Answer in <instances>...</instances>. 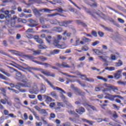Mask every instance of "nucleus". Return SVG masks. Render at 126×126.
<instances>
[{"instance_id":"55","label":"nucleus","mask_w":126,"mask_h":126,"mask_svg":"<svg viewBox=\"0 0 126 126\" xmlns=\"http://www.w3.org/2000/svg\"><path fill=\"white\" fill-rule=\"evenodd\" d=\"M86 81H88V82H94L95 80L91 78H86Z\"/></svg>"},{"instance_id":"54","label":"nucleus","mask_w":126,"mask_h":126,"mask_svg":"<svg viewBox=\"0 0 126 126\" xmlns=\"http://www.w3.org/2000/svg\"><path fill=\"white\" fill-rule=\"evenodd\" d=\"M7 67H8L9 68H10V72H14V71H17V70H16V69H14V68H13L12 67H10L9 66H7Z\"/></svg>"},{"instance_id":"34","label":"nucleus","mask_w":126,"mask_h":126,"mask_svg":"<svg viewBox=\"0 0 126 126\" xmlns=\"http://www.w3.org/2000/svg\"><path fill=\"white\" fill-rule=\"evenodd\" d=\"M62 66H63V67L70 68V66H69L68 63L64 62L62 63Z\"/></svg>"},{"instance_id":"32","label":"nucleus","mask_w":126,"mask_h":126,"mask_svg":"<svg viewBox=\"0 0 126 126\" xmlns=\"http://www.w3.org/2000/svg\"><path fill=\"white\" fill-rule=\"evenodd\" d=\"M51 95L53 98H55V99H59V96L57 94V93L56 92H52L51 93Z\"/></svg>"},{"instance_id":"41","label":"nucleus","mask_w":126,"mask_h":126,"mask_svg":"<svg viewBox=\"0 0 126 126\" xmlns=\"http://www.w3.org/2000/svg\"><path fill=\"white\" fill-rule=\"evenodd\" d=\"M9 42L11 44H14L15 42L14 38L13 37H10L9 39Z\"/></svg>"},{"instance_id":"63","label":"nucleus","mask_w":126,"mask_h":126,"mask_svg":"<svg viewBox=\"0 0 126 126\" xmlns=\"http://www.w3.org/2000/svg\"><path fill=\"white\" fill-rule=\"evenodd\" d=\"M98 34L99 35V37H103V36H104V32L99 31L98 32Z\"/></svg>"},{"instance_id":"26","label":"nucleus","mask_w":126,"mask_h":126,"mask_svg":"<svg viewBox=\"0 0 126 126\" xmlns=\"http://www.w3.org/2000/svg\"><path fill=\"white\" fill-rule=\"evenodd\" d=\"M40 72L41 73H43V74H45V75H47V76H49L50 75V72L48 71V70H44L43 69H41Z\"/></svg>"},{"instance_id":"29","label":"nucleus","mask_w":126,"mask_h":126,"mask_svg":"<svg viewBox=\"0 0 126 126\" xmlns=\"http://www.w3.org/2000/svg\"><path fill=\"white\" fill-rule=\"evenodd\" d=\"M108 8L109 9H111V10H112L113 11H114V12H115V13H118V14H120V15H123V16H125L124 15V14H123V13H121V12H119V11H118L117 10H116L115 9L111 7H109V6H108Z\"/></svg>"},{"instance_id":"36","label":"nucleus","mask_w":126,"mask_h":126,"mask_svg":"<svg viewBox=\"0 0 126 126\" xmlns=\"http://www.w3.org/2000/svg\"><path fill=\"white\" fill-rule=\"evenodd\" d=\"M123 64V62L121 60L118 61V63H115V66L118 67V66H122V65Z\"/></svg>"},{"instance_id":"4","label":"nucleus","mask_w":126,"mask_h":126,"mask_svg":"<svg viewBox=\"0 0 126 126\" xmlns=\"http://www.w3.org/2000/svg\"><path fill=\"white\" fill-rule=\"evenodd\" d=\"M29 92L31 94H38L39 93V89L38 88V85L37 83H34L33 86H32V89H30L29 90Z\"/></svg>"},{"instance_id":"50","label":"nucleus","mask_w":126,"mask_h":126,"mask_svg":"<svg viewBox=\"0 0 126 126\" xmlns=\"http://www.w3.org/2000/svg\"><path fill=\"white\" fill-rule=\"evenodd\" d=\"M26 36L29 39H32L33 38V35L30 33H26Z\"/></svg>"},{"instance_id":"9","label":"nucleus","mask_w":126,"mask_h":126,"mask_svg":"<svg viewBox=\"0 0 126 126\" xmlns=\"http://www.w3.org/2000/svg\"><path fill=\"white\" fill-rule=\"evenodd\" d=\"M123 72V70L120 69L118 70L117 71H116V73H114V77L116 79H119V78H121V76H122V72Z\"/></svg>"},{"instance_id":"53","label":"nucleus","mask_w":126,"mask_h":126,"mask_svg":"<svg viewBox=\"0 0 126 126\" xmlns=\"http://www.w3.org/2000/svg\"><path fill=\"white\" fill-rule=\"evenodd\" d=\"M41 65H44L45 67H49V66H52L51 64L46 63H41Z\"/></svg>"},{"instance_id":"62","label":"nucleus","mask_w":126,"mask_h":126,"mask_svg":"<svg viewBox=\"0 0 126 126\" xmlns=\"http://www.w3.org/2000/svg\"><path fill=\"white\" fill-rule=\"evenodd\" d=\"M88 47L87 46H84L82 48V51H84V52H87L88 51Z\"/></svg>"},{"instance_id":"46","label":"nucleus","mask_w":126,"mask_h":126,"mask_svg":"<svg viewBox=\"0 0 126 126\" xmlns=\"http://www.w3.org/2000/svg\"><path fill=\"white\" fill-rule=\"evenodd\" d=\"M79 41H80V38H77L76 41H75V43L73 45V46H79Z\"/></svg>"},{"instance_id":"56","label":"nucleus","mask_w":126,"mask_h":126,"mask_svg":"<svg viewBox=\"0 0 126 126\" xmlns=\"http://www.w3.org/2000/svg\"><path fill=\"white\" fill-rule=\"evenodd\" d=\"M75 22L78 25H81L83 22L81 20H75Z\"/></svg>"},{"instance_id":"10","label":"nucleus","mask_w":126,"mask_h":126,"mask_svg":"<svg viewBox=\"0 0 126 126\" xmlns=\"http://www.w3.org/2000/svg\"><path fill=\"white\" fill-rule=\"evenodd\" d=\"M33 39L36 41V42H37V43H38V44H44V41H43V39L40 38L39 35L34 36Z\"/></svg>"},{"instance_id":"31","label":"nucleus","mask_w":126,"mask_h":126,"mask_svg":"<svg viewBox=\"0 0 126 126\" xmlns=\"http://www.w3.org/2000/svg\"><path fill=\"white\" fill-rule=\"evenodd\" d=\"M60 98H61L62 100H63V102L66 101V100H65V99H66V97H65V96H64V95H63V94L62 93H60Z\"/></svg>"},{"instance_id":"57","label":"nucleus","mask_w":126,"mask_h":126,"mask_svg":"<svg viewBox=\"0 0 126 126\" xmlns=\"http://www.w3.org/2000/svg\"><path fill=\"white\" fill-rule=\"evenodd\" d=\"M42 9V10H44L45 12H48V13H51V11H52V10H50L49 9H48V8H43Z\"/></svg>"},{"instance_id":"16","label":"nucleus","mask_w":126,"mask_h":126,"mask_svg":"<svg viewBox=\"0 0 126 126\" xmlns=\"http://www.w3.org/2000/svg\"><path fill=\"white\" fill-rule=\"evenodd\" d=\"M60 23H61V22H60L57 19L50 20V24H51L52 25H58V24L60 25Z\"/></svg>"},{"instance_id":"2","label":"nucleus","mask_w":126,"mask_h":126,"mask_svg":"<svg viewBox=\"0 0 126 126\" xmlns=\"http://www.w3.org/2000/svg\"><path fill=\"white\" fill-rule=\"evenodd\" d=\"M21 87H27L28 88H31V84L30 83H20L18 82L15 85V88L19 90Z\"/></svg>"},{"instance_id":"15","label":"nucleus","mask_w":126,"mask_h":126,"mask_svg":"<svg viewBox=\"0 0 126 126\" xmlns=\"http://www.w3.org/2000/svg\"><path fill=\"white\" fill-rule=\"evenodd\" d=\"M76 112L79 114V115H82L83 113L85 112V109L84 108L81 107L79 108V109H76Z\"/></svg>"},{"instance_id":"7","label":"nucleus","mask_w":126,"mask_h":126,"mask_svg":"<svg viewBox=\"0 0 126 126\" xmlns=\"http://www.w3.org/2000/svg\"><path fill=\"white\" fill-rule=\"evenodd\" d=\"M74 91L75 94L78 96H83V95H85V93L79 90L78 88H74Z\"/></svg>"},{"instance_id":"60","label":"nucleus","mask_w":126,"mask_h":126,"mask_svg":"<svg viewBox=\"0 0 126 126\" xmlns=\"http://www.w3.org/2000/svg\"><path fill=\"white\" fill-rule=\"evenodd\" d=\"M117 8H118V9H119L120 10H121V11H125V10H126L124 7L120 6V5H117Z\"/></svg>"},{"instance_id":"59","label":"nucleus","mask_w":126,"mask_h":126,"mask_svg":"<svg viewBox=\"0 0 126 126\" xmlns=\"http://www.w3.org/2000/svg\"><path fill=\"white\" fill-rule=\"evenodd\" d=\"M21 1L23 2V3H25V4H26V5H27L28 6H30V5L32 4V3H27V2L24 0H21Z\"/></svg>"},{"instance_id":"35","label":"nucleus","mask_w":126,"mask_h":126,"mask_svg":"<svg viewBox=\"0 0 126 126\" xmlns=\"http://www.w3.org/2000/svg\"><path fill=\"white\" fill-rule=\"evenodd\" d=\"M82 40L83 41H84V42H85V43H88V42H91V39H89V38H86V37L84 36L82 38Z\"/></svg>"},{"instance_id":"5","label":"nucleus","mask_w":126,"mask_h":126,"mask_svg":"<svg viewBox=\"0 0 126 126\" xmlns=\"http://www.w3.org/2000/svg\"><path fill=\"white\" fill-rule=\"evenodd\" d=\"M73 22V20H65L63 22H60V26H63L64 27H67V25L71 24Z\"/></svg>"},{"instance_id":"17","label":"nucleus","mask_w":126,"mask_h":126,"mask_svg":"<svg viewBox=\"0 0 126 126\" xmlns=\"http://www.w3.org/2000/svg\"><path fill=\"white\" fill-rule=\"evenodd\" d=\"M0 72H2V73L4 74L5 75H6V76H7L8 77H10L11 76V75L10 73L6 72L4 69L0 68Z\"/></svg>"},{"instance_id":"45","label":"nucleus","mask_w":126,"mask_h":126,"mask_svg":"<svg viewBox=\"0 0 126 126\" xmlns=\"http://www.w3.org/2000/svg\"><path fill=\"white\" fill-rule=\"evenodd\" d=\"M58 14H59L58 13H56L52 14H48L47 16L48 17H55V16H57Z\"/></svg>"},{"instance_id":"37","label":"nucleus","mask_w":126,"mask_h":126,"mask_svg":"<svg viewBox=\"0 0 126 126\" xmlns=\"http://www.w3.org/2000/svg\"><path fill=\"white\" fill-rule=\"evenodd\" d=\"M0 78L1 79H4V80H9V78L6 77L5 76L0 73Z\"/></svg>"},{"instance_id":"40","label":"nucleus","mask_w":126,"mask_h":126,"mask_svg":"<svg viewBox=\"0 0 126 126\" xmlns=\"http://www.w3.org/2000/svg\"><path fill=\"white\" fill-rule=\"evenodd\" d=\"M0 54H1L2 55H4V56H7V57H9V58H12L10 55L5 53L3 51L0 50Z\"/></svg>"},{"instance_id":"12","label":"nucleus","mask_w":126,"mask_h":126,"mask_svg":"<svg viewBox=\"0 0 126 126\" xmlns=\"http://www.w3.org/2000/svg\"><path fill=\"white\" fill-rule=\"evenodd\" d=\"M16 74H15V79H16V80H17L18 81H21V79H20V78L21 77V75H22V73L21 72H19V71H16Z\"/></svg>"},{"instance_id":"44","label":"nucleus","mask_w":126,"mask_h":126,"mask_svg":"<svg viewBox=\"0 0 126 126\" xmlns=\"http://www.w3.org/2000/svg\"><path fill=\"white\" fill-rule=\"evenodd\" d=\"M93 51L95 52V53L96 55H100V54H102V52H101V51H100V50H98V49H93Z\"/></svg>"},{"instance_id":"8","label":"nucleus","mask_w":126,"mask_h":126,"mask_svg":"<svg viewBox=\"0 0 126 126\" xmlns=\"http://www.w3.org/2000/svg\"><path fill=\"white\" fill-rule=\"evenodd\" d=\"M43 11V9H40L39 10H38L37 8H34L33 10V12L34 14V15H35V16H36V17H39L40 16H41V14L40 13V12Z\"/></svg>"},{"instance_id":"6","label":"nucleus","mask_w":126,"mask_h":126,"mask_svg":"<svg viewBox=\"0 0 126 126\" xmlns=\"http://www.w3.org/2000/svg\"><path fill=\"white\" fill-rule=\"evenodd\" d=\"M28 21H29V22L31 23V24L28 25V26H29V27H31L32 28H33V27H36V26L38 25V24H35V23H37V22L32 19H29Z\"/></svg>"},{"instance_id":"38","label":"nucleus","mask_w":126,"mask_h":126,"mask_svg":"<svg viewBox=\"0 0 126 126\" xmlns=\"http://www.w3.org/2000/svg\"><path fill=\"white\" fill-rule=\"evenodd\" d=\"M33 55L36 56L37 55H41V50H38L36 51H33Z\"/></svg>"},{"instance_id":"49","label":"nucleus","mask_w":126,"mask_h":126,"mask_svg":"<svg viewBox=\"0 0 126 126\" xmlns=\"http://www.w3.org/2000/svg\"><path fill=\"white\" fill-rule=\"evenodd\" d=\"M68 113L70 115H73L74 116L77 117V113H75V111H70L68 112Z\"/></svg>"},{"instance_id":"18","label":"nucleus","mask_w":126,"mask_h":126,"mask_svg":"<svg viewBox=\"0 0 126 126\" xmlns=\"http://www.w3.org/2000/svg\"><path fill=\"white\" fill-rule=\"evenodd\" d=\"M100 26L101 27H102V28L104 29V30H105V31H108V32H114V30H113L112 29H111V28H108L102 25H101Z\"/></svg>"},{"instance_id":"64","label":"nucleus","mask_w":126,"mask_h":126,"mask_svg":"<svg viewBox=\"0 0 126 126\" xmlns=\"http://www.w3.org/2000/svg\"><path fill=\"white\" fill-rule=\"evenodd\" d=\"M63 126H71V124L69 122H66L63 124Z\"/></svg>"},{"instance_id":"42","label":"nucleus","mask_w":126,"mask_h":126,"mask_svg":"<svg viewBox=\"0 0 126 126\" xmlns=\"http://www.w3.org/2000/svg\"><path fill=\"white\" fill-rule=\"evenodd\" d=\"M34 32V29H32V28H30L29 29H28L26 32L25 33H33Z\"/></svg>"},{"instance_id":"21","label":"nucleus","mask_w":126,"mask_h":126,"mask_svg":"<svg viewBox=\"0 0 126 126\" xmlns=\"http://www.w3.org/2000/svg\"><path fill=\"white\" fill-rule=\"evenodd\" d=\"M98 58L100 59V60L102 62H104V63H108V61H107V59H108V57L107 56H99Z\"/></svg>"},{"instance_id":"11","label":"nucleus","mask_w":126,"mask_h":126,"mask_svg":"<svg viewBox=\"0 0 126 126\" xmlns=\"http://www.w3.org/2000/svg\"><path fill=\"white\" fill-rule=\"evenodd\" d=\"M3 105H5L6 104V98H5V99H1L0 100V110H4V107Z\"/></svg>"},{"instance_id":"27","label":"nucleus","mask_w":126,"mask_h":126,"mask_svg":"<svg viewBox=\"0 0 126 126\" xmlns=\"http://www.w3.org/2000/svg\"><path fill=\"white\" fill-rule=\"evenodd\" d=\"M105 94L106 95H107V96H108V98H109V100H111V101H114L115 100V98H116V96H115V95H113L108 93H106Z\"/></svg>"},{"instance_id":"25","label":"nucleus","mask_w":126,"mask_h":126,"mask_svg":"<svg viewBox=\"0 0 126 126\" xmlns=\"http://www.w3.org/2000/svg\"><path fill=\"white\" fill-rule=\"evenodd\" d=\"M22 68H23V69H26V70H28L29 72H31V73H33V71H32L31 70L32 69V67H30L29 66H28L27 67H24L22 66H20Z\"/></svg>"},{"instance_id":"23","label":"nucleus","mask_w":126,"mask_h":126,"mask_svg":"<svg viewBox=\"0 0 126 126\" xmlns=\"http://www.w3.org/2000/svg\"><path fill=\"white\" fill-rule=\"evenodd\" d=\"M60 52H61L60 50L55 49L53 51H50V54L51 55H53L54 56L55 55H58V54H60Z\"/></svg>"},{"instance_id":"47","label":"nucleus","mask_w":126,"mask_h":126,"mask_svg":"<svg viewBox=\"0 0 126 126\" xmlns=\"http://www.w3.org/2000/svg\"><path fill=\"white\" fill-rule=\"evenodd\" d=\"M5 18H6V21H7V22H9V20H10V18H11V14L7 15L5 17Z\"/></svg>"},{"instance_id":"3","label":"nucleus","mask_w":126,"mask_h":126,"mask_svg":"<svg viewBox=\"0 0 126 126\" xmlns=\"http://www.w3.org/2000/svg\"><path fill=\"white\" fill-rule=\"evenodd\" d=\"M44 79L45 81H46L48 83V84H49V85H50V86L51 88H52L53 89H54V90H58V91H61V92H63V93H64V94H65L66 93L63 90V89L59 88V87H55V86H54V85L51 83V82H50V81H49L48 79H46L44 77Z\"/></svg>"},{"instance_id":"13","label":"nucleus","mask_w":126,"mask_h":126,"mask_svg":"<svg viewBox=\"0 0 126 126\" xmlns=\"http://www.w3.org/2000/svg\"><path fill=\"white\" fill-rule=\"evenodd\" d=\"M20 79L21 81H20L21 82H23V83H28V79H27V78L26 77V76L25 75H21Z\"/></svg>"},{"instance_id":"22","label":"nucleus","mask_w":126,"mask_h":126,"mask_svg":"<svg viewBox=\"0 0 126 126\" xmlns=\"http://www.w3.org/2000/svg\"><path fill=\"white\" fill-rule=\"evenodd\" d=\"M29 110L30 111V112L32 113L33 115L34 116V117H35V119H36V120H39L40 117H39V116H38V115L37 114V113L36 112H35L34 111V110L29 108Z\"/></svg>"},{"instance_id":"28","label":"nucleus","mask_w":126,"mask_h":126,"mask_svg":"<svg viewBox=\"0 0 126 126\" xmlns=\"http://www.w3.org/2000/svg\"><path fill=\"white\" fill-rule=\"evenodd\" d=\"M54 31H56V32H59V33H61V32H63V29L61 27H54Z\"/></svg>"},{"instance_id":"14","label":"nucleus","mask_w":126,"mask_h":126,"mask_svg":"<svg viewBox=\"0 0 126 126\" xmlns=\"http://www.w3.org/2000/svg\"><path fill=\"white\" fill-rule=\"evenodd\" d=\"M94 13H95V14L99 16V17H100L101 18H102V19H104V20H105L106 18H107V16H106V15H105L104 13L101 12L100 13H97V12H94Z\"/></svg>"},{"instance_id":"58","label":"nucleus","mask_w":126,"mask_h":126,"mask_svg":"<svg viewBox=\"0 0 126 126\" xmlns=\"http://www.w3.org/2000/svg\"><path fill=\"white\" fill-rule=\"evenodd\" d=\"M55 106H56V103L55 102H51L49 104L50 108H51L52 109H53V108H54Z\"/></svg>"},{"instance_id":"48","label":"nucleus","mask_w":126,"mask_h":126,"mask_svg":"<svg viewBox=\"0 0 126 126\" xmlns=\"http://www.w3.org/2000/svg\"><path fill=\"white\" fill-rule=\"evenodd\" d=\"M87 13H88L89 14H90L91 15H92V16H93V17H94V18H96V17H95V16H94V15L92 14V13L91 12V11L90 10V9H88L86 11Z\"/></svg>"},{"instance_id":"39","label":"nucleus","mask_w":126,"mask_h":126,"mask_svg":"<svg viewBox=\"0 0 126 126\" xmlns=\"http://www.w3.org/2000/svg\"><path fill=\"white\" fill-rule=\"evenodd\" d=\"M105 69L109 70V71H113L115 70V67H106L105 68Z\"/></svg>"},{"instance_id":"19","label":"nucleus","mask_w":126,"mask_h":126,"mask_svg":"<svg viewBox=\"0 0 126 126\" xmlns=\"http://www.w3.org/2000/svg\"><path fill=\"white\" fill-rule=\"evenodd\" d=\"M39 114L41 115H43L44 117H47L48 116V112L45 109H41L39 111Z\"/></svg>"},{"instance_id":"33","label":"nucleus","mask_w":126,"mask_h":126,"mask_svg":"<svg viewBox=\"0 0 126 126\" xmlns=\"http://www.w3.org/2000/svg\"><path fill=\"white\" fill-rule=\"evenodd\" d=\"M52 11H58V12H63V11H64L65 12H66L64 10H63V8H57L56 9H53L52 10Z\"/></svg>"},{"instance_id":"43","label":"nucleus","mask_w":126,"mask_h":126,"mask_svg":"<svg viewBox=\"0 0 126 126\" xmlns=\"http://www.w3.org/2000/svg\"><path fill=\"white\" fill-rule=\"evenodd\" d=\"M64 103L65 104V105H66V106H67V108H72V105H71V104L68 102V101H67V100H66V101H64Z\"/></svg>"},{"instance_id":"20","label":"nucleus","mask_w":126,"mask_h":126,"mask_svg":"<svg viewBox=\"0 0 126 126\" xmlns=\"http://www.w3.org/2000/svg\"><path fill=\"white\" fill-rule=\"evenodd\" d=\"M43 96L44 98L45 99L46 102H52V101H53V98H52V97L46 94H44Z\"/></svg>"},{"instance_id":"24","label":"nucleus","mask_w":126,"mask_h":126,"mask_svg":"<svg viewBox=\"0 0 126 126\" xmlns=\"http://www.w3.org/2000/svg\"><path fill=\"white\" fill-rule=\"evenodd\" d=\"M60 41L58 40L56 37H53V45L56 47L60 43Z\"/></svg>"},{"instance_id":"30","label":"nucleus","mask_w":126,"mask_h":126,"mask_svg":"<svg viewBox=\"0 0 126 126\" xmlns=\"http://www.w3.org/2000/svg\"><path fill=\"white\" fill-rule=\"evenodd\" d=\"M40 92L41 94H43L46 92V87L44 85H42L40 90Z\"/></svg>"},{"instance_id":"61","label":"nucleus","mask_w":126,"mask_h":126,"mask_svg":"<svg viewBox=\"0 0 126 126\" xmlns=\"http://www.w3.org/2000/svg\"><path fill=\"white\" fill-rule=\"evenodd\" d=\"M91 34L93 36H94V37H97V32L96 31H93Z\"/></svg>"},{"instance_id":"52","label":"nucleus","mask_w":126,"mask_h":126,"mask_svg":"<svg viewBox=\"0 0 126 126\" xmlns=\"http://www.w3.org/2000/svg\"><path fill=\"white\" fill-rule=\"evenodd\" d=\"M57 106H59V107H63V108H64L65 107V105H64L63 102H57Z\"/></svg>"},{"instance_id":"51","label":"nucleus","mask_w":126,"mask_h":126,"mask_svg":"<svg viewBox=\"0 0 126 126\" xmlns=\"http://www.w3.org/2000/svg\"><path fill=\"white\" fill-rule=\"evenodd\" d=\"M38 59H40L42 62H45V61H47V58L46 57H43V56H40L38 57Z\"/></svg>"},{"instance_id":"1","label":"nucleus","mask_w":126,"mask_h":126,"mask_svg":"<svg viewBox=\"0 0 126 126\" xmlns=\"http://www.w3.org/2000/svg\"><path fill=\"white\" fill-rule=\"evenodd\" d=\"M8 52L11 53L13 55H16V56H20L22 58H24L25 59H30V55H24L23 53L20 52L19 51H17L15 50H9Z\"/></svg>"}]
</instances>
